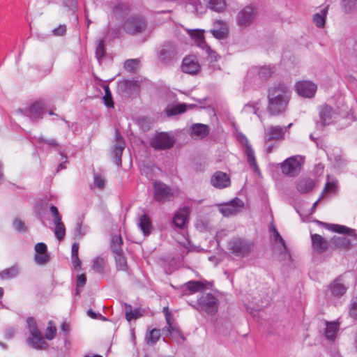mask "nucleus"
<instances>
[{
  "label": "nucleus",
  "instance_id": "obj_32",
  "mask_svg": "<svg viewBox=\"0 0 357 357\" xmlns=\"http://www.w3.org/2000/svg\"><path fill=\"white\" fill-rule=\"evenodd\" d=\"M126 319L130 321L142 316L141 308L136 307L132 310L130 304L124 303Z\"/></svg>",
  "mask_w": 357,
  "mask_h": 357
},
{
  "label": "nucleus",
  "instance_id": "obj_1",
  "mask_svg": "<svg viewBox=\"0 0 357 357\" xmlns=\"http://www.w3.org/2000/svg\"><path fill=\"white\" fill-rule=\"evenodd\" d=\"M291 91L289 87L283 83H278L268 90L267 112L271 116L285 114L291 99Z\"/></svg>",
  "mask_w": 357,
  "mask_h": 357
},
{
  "label": "nucleus",
  "instance_id": "obj_61",
  "mask_svg": "<svg viewBox=\"0 0 357 357\" xmlns=\"http://www.w3.org/2000/svg\"><path fill=\"white\" fill-rule=\"evenodd\" d=\"M206 51V53L208 56L210 57L211 61H217L219 56L218 55L217 52L214 50H213L210 46H207L205 49Z\"/></svg>",
  "mask_w": 357,
  "mask_h": 357
},
{
  "label": "nucleus",
  "instance_id": "obj_60",
  "mask_svg": "<svg viewBox=\"0 0 357 357\" xmlns=\"http://www.w3.org/2000/svg\"><path fill=\"white\" fill-rule=\"evenodd\" d=\"M86 282V277L84 274H79L77 276L76 286L77 289L82 288Z\"/></svg>",
  "mask_w": 357,
  "mask_h": 357
},
{
  "label": "nucleus",
  "instance_id": "obj_49",
  "mask_svg": "<svg viewBox=\"0 0 357 357\" xmlns=\"http://www.w3.org/2000/svg\"><path fill=\"white\" fill-rule=\"evenodd\" d=\"M55 225L54 234L56 237L61 241L66 234L65 226L61 220L59 222H54Z\"/></svg>",
  "mask_w": 357,
  "mask_h": 357
},
{
  "label": "nucleus",
  "instance_id": "obj_42",
  "mask_svg": "<svg viewBox=\"0 0 357 357\" xmlns=\"http://www.w3.org/2000/svg\"><path fill=\"white\" fill-rule=\"evenodd\" d=\"M167 326L162 328V333L166 335L180 336L181 331L176 326H173L171 323V319H167Z\"/></svg>",
  "mask_w": 357,
  "mask_h": 357
},
{
  "label": "nucleus",
  "instance_id": "obj_22",
  "mask_svg": "<svg viewBox=\"0 0 357 357\" xmlns=\"http://www.w3.org/2000/svg\"><path fill=\"white\" fill-rule=\"evenodd\" d=\"M318 223L323 225L324 228L333 232L342 234H347L349 236H354L356 230L349 228L344 225L337 224H330L318 221Z\"/></svg>",
  "mask_w": 357,
  "mask_h": 357
},
{
  "label": "nucleus",
  "instance_id": "obj_31",
  "mask_svg": "<svg viewBox=\"0 0 357 357\" xmlns=\"http://www.w3.org/2000/svg\"><path fill=\"white\" fill-rule=\"evenodd\" d=\"M27 343L33 349L37 350L46 348L47 347V344L42 337L40 331L38 335L31 336V337L29 338L27 340Z\"/></svg>",
  "mask_w": 357,
  "mask_h": 357
},
{
  "label": "nucleus",
  "instance_id": "obj_53",
  "mask_svg": "<svg viewBox=\"0 0 357 357\" xmlns=\"http://www.w3.org/2000/svg\"><path fill=\"white\" fill-rule=\"evenodd\" d=\"M13 226L14 229L19 232H26L28 230L25 223L17 218L13 220Z\"/></svg>",
  "mask_w": 357,
  "mask_h": 357
},
{
  "label": "nucleus",
  "instance_id": "obj_19",
  "mask_svg": "<svg viewBox=\"0 0 357 357\" xmlns=\"http://www.w3.org/2000/svg\"><path fill=\"white\" fill-rule=\"evenodd\" d=\"M143 213L139 215L137 218V226L142 231L144 236H147L151 234L153 230V225L151 218L145 208L142 209Z\"/></svg>",
  "mask_w": 357,
  "mask_h": 357
},
{
  "label": "nucleus",
  "instance_id": "obj_33",
  "mask_svg": "<svg viewBox=\"0 0 357 357\" xmlns=\"http://www.w3.org/2000/svg\"><path fill=\"white\" fill-rule=\"evenodd\" d=\"M123 239L121 234L113 235L111 238L110 248L113 254L122 253Z\"/></svg>",
  "mask_w": 357,
  "mask_h": 357
},
{
  "label": "nucleus",
  "instance_id": "obj_41",
  "mask_svg": "<svg viewBox=\"0 0 357 357\" xmlns=\"http://www.w3.org/2000/svg\"><path fill=\"white\" fill-rule=\"evenodd\" d=\"M207 3L208 6L212 10L218 13H221L225 10L226 8V3L225 0H204Z\"/></svg>",
  "mask_w": 357,
  "mask_h": 357
},
{
  "label": "nucleus",
  "instance_id": "obj_36",
  "mask_svg": "<svg viewBox=\"0 0 357 357\" xmlns=\"http://www.w3.org/2000/svg\"><path fill=\"white\" fill-rule=\"evenodd\" d=\"M130 8L128 3L119 2L113 8V13L116 16L123 17L130 13Z\"/></svg>",
  "mask_w": 357,
  "mask_h": 357
},
{
  "label": "nucleus",
  "instance_id": "obj_26",
  "mask_svg": "<svg viewBox=\"0 0 357 357\" xmlns=\"http://www.w3.org/2000/svg\"><path fill=\"white\" fill-rule=\"evenodd\" d=\"M190 135L192 137L203 139L209 133V127L202 123H194L190 128Z\"/></svg>",
  "mask_w": 357,
  "mask_h": 357
},
{
  "label": "nucleus",
  "instance_id": "obj_16",
  "mask_svg": "<svg viewBox=\"0 0 357 357\" xmlns=\"http://www.w3.org/2000/svg\"><path fill=\"white\" fill-rule=\"evenodd\" d=\"M256 10L251 6H247L240 10L237 15L236 20L239 26H247L255 18Z\"/></svg>",
  "mask_w": 357,
  "mask_h": 357
},
{
  "label": "nucleus",
  "instance_id": "obj_23",
  "mask_svg": "<svg viewBox=\"0 0 357 357\" xmlns=\"http://www.w3.org/2000/svg\"><path fill=\"white\" fill-rule=\"evenodd\" d=\"M284 132L282 127L280 126H271L265 132V143L271 140H280L284 139Z\"/></svg>",
  "mask_w": 357,
  "mask_h": 357
},
{
  "label": "nucleus",
  "instance_id": "obj_46",
  "mask_svg": "<svg viewBox=\"0 0 357 357\" xmlns=\"http://www.w3.org/2000/svg\"><path fill=\"white\" fill-rule=\"evenodd\" d=\"M102 87L105 91V96L103 97L104 104L107 108H113L114 102L109 87L107 84H104Z\"/></svg>",
  "mask_w": 357,
  "mask_h": 357
},
{
  "label": "nucleus",
  "instance_id": "obj_34",
  "mask_svg": "<svg viewBox=\"0 0 357 357\" xmlns=\"http://www.w3.org/2000/svg\"><path fill=\"white\" fill-rule=\"evenodd\" d=\"M339 326L335 322H327L324 335L328 340H334L336 337Z\"/></svg>",
  "mask_w": 357,
  "mask_h": 357
},
{
  "label": "nucleus",
  "instance_id": "obj_15",
  "mask_svg": "<svg viewBox=\"0 0 357 357\" xmlns=\"http://www.w3.org/2000/svg\"><path fill=\"white\" fill-rule=\"evenodd\" d=\"M295 89L300 96L310 98L315 95L317 85L310 81H300L296 82Z\"/></svg>",
  "mask_w": 357,
  "mask_h": 357
},
{
  "label": "nucleus",
  "instance_id": "obj_52",
  "mask_svg": "<svg viewBox=\"0 0 357 357\" xmlns=\"http://www.w3.org/2000/svg\"><path fill=\"white\" fill-rule=\"evenodd\" d=\"M56 333V328L53 325L52 321H50L48 323V326L46 328L45 331V338L47 340H52L54 338Z\"/></svg>",
  "mask_w": 357,
  "mask_h": 357
},
{
  "label": "nucleus",
  "instance_id": "obj_3",
  "mask_svg": "<svg viewBox=\"0 0 357 357\" xmlns=\"http://www.w3.org/2000/svg\"><path fill=\"white\" fill-rule=\"evenodd\" d=\"M147 28L146 19L140 15H132L123 23V30L129 35L136 36L142 33Z\"/></svg>",
  "mask_w": 357,
  "mask_h": 357
},
{
  "label": "nucleus",
  "instance_id": "obj_24",
  "mask_svg": "<svg viewBox=\"0 0 357 357\" xmlns=\"http://www.w3.org/2000/svg\"><path fill=\"white\" fill-rule=\"evenodd\" d=\"M314 185V181L310 177L298 178L296 182V190L301 194H306L311 192Z\"/></svg>",
  "mask_w": 357,
  "mask_h": 357
},
{
  "label": "nucleus",
  "instance_id": "obj_47",
  "mask_svg": "<svg viewBox=\"0 0 357 357\" xmlns=\"http://www.w3.org/2000/svg\"><path fill=\"white\" fill-rule=\"evenodd\" d=\"M26 325H27V328L30 331L31 336L38 335L40 331L38 328L36 321L33 317H27Z\"/></svg>",
  "mask_w": 357,
  "mask_h": 357
},
{
  "label": "nucleus",
  "instance_id": "obj_12",
  "mask_svg": "<svg viewBox=\"0 0 357 357\" xmlns=\"http://www.w3.org/2000/svg\"><path fill=\"white\" fill-rule=\"evenodd\" d=\"M116 142L114 145L112 149V155H113V160L114 164L118 167H121L122 166V154L123 150L126 146V142L121 135L119 131L116 130V135H115Z\"/></svg>",
  "mask_w": 357,
  "mask_h": 357
},
{
  "label": "nucleus",
  "instance_id": "obj_39",
  "mask_svg": "<svg viewBox=\"0 0 357 357\" xmlns=\"http://www.w3.org/2000/svg\"><path fill=\"white\" fill-rule=\"evenodd\" d=\"M36 141L38 144H41L39 148L40 149H45V145H47V146L48 147H52L55 149H58L59 147V142H57V140L54 138H51V139H45L43 136H39L37 139H36Z\"/></svg>",
  "mask_w": 357,
  "mask_h": 357
},
{
  "label": "nucleus",
  "instance_id": "obj_11",
  "mask_svg": "<svg viewBox=\"0 0 357 357\" xmlns=\"http://www.w3.org/2000/svg\"><path fill=\"white\" fill-rule=\"evenodd\" d=\"M335 115V111L331 105L325 104L320 106L319 109L320 121L317 122V128L325 127L331 124Z\"/></svg>",
  "mask_w": 357,
  "mask_h": 357
},
{
  "label": "nucleus",
  "instance_id": "obj_30",
  "mask_svg": "<svg viewBox=\"0 0 357 357\" xmlns=\"http://www.w3.org/2000/svg\"><path fill=\"white\" fill-rule=\"evenodd\" d=\"M329 6H326L322 8L319 13H317L313 15V22L318 28H324L326 23V19L328 14Z\"/></svg>",
  "mask_w": 357,
  "mask_h": 357
},
{
  "label": "nucleus",
  "instance_id": "obj_27",
  "mask_svg": "<svg viewBox=\"0 0 357 357\" xmlns=\"http://www.w3.org/2000/svg\"><path fill=\"white\" fill-rule=\"evenodd\" d=\"M212 285L213 283L211 282H202L197 280H190L185 284L186 288L190 294L204 291L205 289H208Z\"/></svg>",
  "mask_w": 357,
  "mask_h": 357
},
{
  "label": "nucleus",
  "instance_id": "obj_20",
  "mask_svg": "<svg viewBox=\"0 0 357 357\" xmlns=\"http://www.w3.org/2000/svg\"><path fill=\"white\" fill-rule=\"evenodd\" d=\"M214 28L210 30L212 36L218 40L226 39L229 36V26L226 22L217 20L213 23Z\"/></svg>",
  "mask_w": 357,
  "mask_h": 357
},
{
  "label": "nucleus",
  "instance_id": "obj_56",
  "mask_svg": "<svg viewBox=\"0 0 357 357\" xmlns=\"http://www.w3.org/2000/svg\"><path fill=\"white\" fill-rule=\"evenodd\" d=\"M63 4L66 7L68 8L69 10L72 11L73 15H75L77 10V0H64Z\"/></svg>",
  "mask_w": 357,
  "mask_h": 357
},
{
  "label": "nucleus",
  "instance_id": "obj_37",
  "mask_svg": "<svg viewBox=\"0 0 357 357\" xmlns=\"http://www.w3.org/2000/svg\"><path fill=\"white\" fill-rule=\"evenodd\" d=\"M191 37L194 40L196 45L202 50H204L208 46L205 40L203 30H197L193 31L191 33Z\"/></svg>",
  "mask_w": 357,
  "mask_h": 357
},
{
  "label": "nucleus",
  "instance_id": "obj_64",
  "mask_svg": "<svg viewBox=\"0 0 357 357\" xmlns=\"http://www.w3.org/2000/svg\"><path fill=\"white\" fill-rule=\"evenodd\" d=\"M82 222H79L77 223L76 227H75L74 229V236L75 237L83 235V233L82 231Z\"/></svg>",
  "mask_w": 357,
  "mask_h": 357
},
{
  "label": "nucleus",
  "instance_id": "obj_54",
  "mask_svg": "<svg viewBox=\"0 0 357 357\" xmlns=\"http://www.w3.org/2000/svg\"><path fill=\"white\" fill-rule=\"evenodd\" d=\"M93 183L96 188L102 189L105 185V180L100 174H95L93 176Z\"/></svg>",
  "mask_w": 357,
  "mask_h": 357
},
{
  "label": "nucleus",
  "instance_id": "obj_21",
  "mask_svg": "<svg viewBox=\"0 0 357 357\" xmlns=\"http://www.w3.org/2000/svg\"><path fill=\"white\" fill-rule=\"evenodd\" d=\"M190 211V207L188 206L179 208L173 218L174 225L179 229H183L188 222Z\"/></svg>",
  "mask_w": 357,
  "mask_h": 357
},
{
  "label": "nucleus",
  "instance_id": "obj_59",
  "mask_svg": "<svg viewBox=\"0 0 357 357\" xmlns=\"http://www.w3.org/2000/svg\"><path fill=\"white\" fill-rule=\"evenodd\" d=\"M50 211L54 216V222H59L62 218L59 213L58 208L55 206L51 205L50 207Z\"/></svg>",
  "mask_w": 357,
  "mask_h": 357
},
{
  "label": "nucleus",
  "instance_id": "obj_55",
  "mask_svg": "<svg viewBox=\"0 0 357 357\" xmlns=\"http://www.w3.org/2000/svg\"><path fill=\"white\" fill-rule=\"evenodd\" d=\"M349 314L354 319L357 320V297L351 300L349 307Z\"/></svg>",
  "mask_w": 357,
  "mask_h": 357
},
{
  "label": "nucleus",
  "instance_id": "obj_58",
  "mask_svg": "<svg viewBox=\"0 0 357 357\" xmlns=\"http://www.w3.org/2000/svg\"><path fill=\"white\" fill-rule=\"evenodd\" d=\"M121 86L126 90H131L132 88L137 86V83L134 80L125 79L122 82Z\"/></svg>",
  "mask_w": 357,
  "mask_h": 357
},
{
  "label": "nucleus",
  "instance_id": "obj_13",
  "mask_svg": "<svg viewBox=\"0 0 357 357\" xmlns=\"http://www.w3.org/2000/svg\"><path fill=\"white\" fill-rule=\"evenodd\" d=\"M301 163L297 156L287 158L281 163L282 172L287 176H295L300 172Z\"/></svg>",
  "mask_w": 357,
  "mask_h": 357
},
{
  "label": "nucleus",
  "instance_id": "obj_43",
  "mask_svg": "<svg viewBox=\"0 0 357 357\" xmlns=\"http://www.w3.org/2000/svg\"><path fill=\"white\" fill-rule=\"evenodd\" d=\"M116 269L118 271H126L128 269V264L126 258L124 256L123 252L122 253H117L114 255Z\"/></svg>",
  "mask_w": 357,
  "mask_h": 357
},
{
  "label": "nucleus",
  "instance_id": "obj_18",
  "mask_svg": "<svg viewBox=\"0 0 357 357\" xmlns=\"http://www.w3.org/2000/svg\"><path fill=\"white\" fill-rule=\"evenodd\" d=\"M34 250L36 253L33 259L37 264H45L50 261V257L47 253V246L45 243L40 242L36 243Z\"/></svg>",
  "mask_w": 357,
  "mask_h": 357
},
{
  "label": "nucleus",
  "instance_id": "obj_50",
  "mask_svg": "<svg viewBox=\"0 0 357 357\" xmlns=\"http://www.w3.org/2000/svg\"><path fill=\"white\" fill-rule=\"evenodd\" d=\"M357 5V0H342V6L345 13L353 11Z\"/></svg>",
  "mask_w": 357,
  "mask_h": 357
},
{
  "label": "nucleus",
  "instance_id": "obj_48",
  "mask_svg": "<svg viewBox=\"0 0 357 357\" xmlns=\"http://www.w3.org/2000/svg\"><path fill=\"white\" fill-rule=\"evenodd\" d=\"M331 242L337 247L339 248H349L350 245V241L344 237L334 236L331 239Z\"/></svg>",
  "mask_w": 357,
  "mask_h": 357
},
{
  "label": "nucleus",
  "instance_id": "obj_8",
  "mask_svg": "<svg viewBox=\"0 0 357 357\" xmlns=\"http://www.w3.org/2000/svg\"><path fill=\"white\" fill-rule=\"evenodd\" d=\"M175 140L173 137L167 132H159L156 134L150 141V146L155 150H166L172 148Z\"/></svg>",
  "mask_w": 357,
  "mask_h": 357
},
{
  "label": "nucleus",
  "instance_id": "obj_38",
  "mask_svg": "<svg viewBox=\"0 0 357 357\" xmlns=\"http://www.w3.org/2000/svg\"><path fill=\"white\" fill-rule=\"evenodd\" d=\"M19 273V267L17 265H13L8 268H6L0 272V279L10 280L15 278Z\"/></svg>",
  "mask_w": 357,
  "mask_h": 357
},
{
  "label": "nucleus",
  "instance_id": "obj_57",
  "mask_svg": "<svg viewBox=\"0 0 357 357\" xmlns=\"http://www.w3.org/2000/svg\"><path fill=\"white\" fill-rule=\"evenodd\" d=\"M149 338L151 343L154 344L157 342L160 338V331L156 328L152 329L149 332Z\"/></svg>",
  "mask_w": 357,
  "mask_h": 357
},
{
  "label": "nucleus",
  "instance_id": "obj_6",
  "mask_svg": "<svg viewBox=\"0 0 357 357\" xmlns=\"http://www.w3.org/2000/svg\"><path fill=\"white\" fill-rule=\"evenodd\" d=\"M236 139L245 147L244 154L246 156L248 163L256 174H259L260 169L257 165L255 151L247 137L243 133L239 132L236 136Z\"/></svg>",
  "mask_w": 357,
  "mask_h": 357
},
{
  "label": "nucleus",
  "instance_id": "obj_17",
  "mask_svg": "<svg viewBox=\"0 0 357 357\" xmlns=\"http://www.w3.org/2000/svg\"><path fill=\"white\" fill-rule=\"evenodd\" d=\"M211 185L217 189H224L231 185L229 174L222 171H216L211 177Z\"/></svg>",
  "mask_w": 357,
  "mask_h": 357
},
{
  "label": "nucleus",
  "instance_id": "obj_7",
  "mask_svg": "<svg viewBox=\"0 0 357 357\" xmlns=\"http://www.w3.org/2000/svg\"><path fill=\"white\" fill-rule=\"evenodd\" d=\"M45 109V104L41 100H37L31 102L26 108L18 109L17 112L35 123L43 118Z\"/></svg>",
  "mask_w": 357,
  "mask_h": 357
},
{
  "label": "nucleus",
  "instance_id": "obj_4",
  "mask_svg": "<svg viewBox=\"0 0 357 357\" xmlns=\"http://www.w3.org/2000/svg\"><path fill=\"white\" fill-rule=\"evenodd\" d=\"M254 243L241 237L231 238L229 243V250L234 255L243 258L248 256L254 248Z\"/></svg>",
  "mask_w": 357,
  "mask_h": 357
},
{
  "label": "nucleus",
  "instance_id": "obj_29",
  "mask_svg": "<svg viewBox=\"0 0 357 357\" xmlns=\"http://www.w3.org/2000/svg\"><path fill=\"white\" fill-rule=\"evenodd\" d=\"M312 245L318 252H324L328 248V243L324 238L319 234L311 235Z\"/></svg>",
  "mask_w": 357,
  "mask_h": 357
},
{
  "label": "nucleus",
  "instance_id": "obj_28",
  "mask_svg": "<svg viewBox=\"0 0 357 357\" xmlns=\"http://www.w3.org/2000/svg\"><path fill=\"white\" fill-rule=\"evenodd\" d=\"M270 231L273 233V240L275 242H279L282 247V250H281L280 253L282 255H288L289 258L291 259V254L288 250L287 245L284 241V240L282 238L280 233L278 232L276 227L274 225L273 223H271V227H270Z\"/></svg>",
  "mask_w": 357,
  "mask_h": 357
},
{
  "label": "nucleus",
  "instance_id": "obj_10",
  "mask_svg": "<svg viewBox=\"0 0 357 357\" xmlns=\"http://www.w3.org/2000/svg\"><path fill=\"white\" fill-rule=\"evenodd\" d=\"M178 52L176 45L172 42L165 43L161 47L158 58L164 64H169L177 59Z\"/></svg>",
  "mask_w": 357,
  "mask_h": 357
},
{
  "label": "nucleus",
  "instance_id": "obj_9",
  "mask_svg": "<svg viewBox=\"0 0 357 357\" xmlns=\"http://www.w3.org/2000/svg\"><path fill=\"white\" fill-rule=\"evenodd\" d=\"M342 276H338L328 284V290L326 293V296L328 299L340 298L346 294L347 288L342 282Z\"/></svg>",
  "mask_w": 357,
  "mask_h": 357
},
{
  "label": "nucleus",
  "instance_id": "obj_14",
  "mask_svg": "<svg viewBox=\"0 0 357 357\" xmlns=\"http://www.w3.org/2000/svg\"><path fill=\"white\" fill-rule=\"evenodd\" d=\"M244 206L243 202L238 199L235 198L231 200L230 202H228L224 205H222L220 208V212L225 217H229L232 215H236L238 213H239Z\"/></svg>",
  "mask_w": 357,
  "mask_h": 357
},
{
  "label": "nucleus",
  "instance_id": "obj_5",
  "mask_svg": "<svg viewBox=\"0 0 357 357\" xmlns=\"http://www.w3.org/2000/svg\"><path fill=\"white\" fill-rule=\"evenodd\" d=\"M153 199L160 204L170 202L175 196L174 190L160 181L153 182Z\"/></svg>",
  "mask_w": 357,
  "mask_h": 357
},
{
  "label": "nucleus",
  "instance_id": "obj_51",
  "mask_svg": "<svg viewBox=\"0 0 357 357\" xmlns=\"http://www.w3.org/2000/svg\"><path fill=\"white\" fill-rule=\"evenodd\" d=\"M138 65V59H128L125 61L124 68L128 72L132 73L137 70Z\"/></svg>",
  "mask_w": 357,
  "mask_h": 357
},
{
  "label": "nucleus",
  "instance_id": "obj_62",
  "mask_svg": "<svg viewBox=\"0 0 357 357\" xmlns=\"http://www.w3.org/2000/svg\"><path fill=\"white\" fill-rule=\"evenodd\" d=\"M55 36H63L66 32V26L64 24L59 25L52 31Z\"/></svg>",
  "mask_w": 357,
  "mask_h": 357
},
{
  "label": "nucleus",
  "instance_id": "obj_25",
  "mask_svg": "<svg viewBox=\"0 0 357 357\" xmlns=\"http://www.w3.org/2000/svg\"><path fill=\"white\" fill-rule=\"evenodd\" d=\"M199 65L195 59L192 56H187L183 59L181 70L188 74H195L199 70Z\"/></svg>",
  "mask_w": 357,
  "mask_h": 357
},
{
  "label": "nucleus",
  "instance_id": "obj_63",
  "mask_svg": "<svg viewBox=\"0 0 357 357\" xmlns=\"http://www.w3.org/2000/svg\"><path fill=\"white\" fill-rule=\"evenodd\" d=\"M71 260H72V264H73V266L74 267V268L77 271H79L80 270L81 268V261L77 256H73V257H71Z\"/></svg>",
  "mask_w": 357,
  "mask_h": 357
},
{
  "label": "nucleus",
  "instance_id": "obj_40",
  "mask_svg": "<svg viewBox=\"0 0 357 357\" xmlns=\"http://www.w3.org/2000/svg\"><path fill=\"white\" fill-rule=\"evenodd\" d=\"M106 262L103 257H97L93 260L92 269L97 273L103 275L105 273Z\"/></svg>",
  "mask_w": 357,
  "mask_h": 357
},
{
  "label": "nucleus",
  "instance_id": "obj_35",
  "mask_svg": "<svg viewBox=\"0 0 357 357\" xmlns=\"http://www.w3.org/2000/svg\"><path fill=\"white\" fill-rule=\"evenodd\" d=\"M187 110L186 105L184 103L177 104L173 106H169L165 109L167 116H176L185 112Z\"/></svg>",
  "mask_w": 357,
  "mask_h": 357
},
{
  "label": "nucleus",
  "instance_id": "obj_44",
  "mask_svg": "<svg viewBox=\"0 0 357 357\" xmlns=\"http://www.w3.org/2000/svg\"><path fill=\"white\" fill-rule=\"evenodd\" d=\"M275 67L273 66H264L258 68V75L263 80L268 79L274 72Z\"/></svg>",
  "mask_w": 357,
  "mask_h": 357
},
{
  "label": "nucleus",
  "instance_id": "obj_2",
  "mask_svg": "<svg viewBox=\"0 0 357 357\" xmlns=\"http://www.w3.org/2000/svg\"><path fill=\"white\" fill-rule=\"evenodd\" d=\"M189 304L199 312H204L209 315L215 314L219 307L218 299L211 293L202 294L195 303Z\"/></svg>",
  "mask_w": 357,
  "mask_h": 357
},
{
  "label": "nucleus",
  "instance_id": "obj_45",
  "mask_svg": "<svg viewBox=\"0 0 357 357\" xmlns=\"http://www.w3.org/2000/svg\"><path fill=\"white\" fill-rule=\"evenodd\" d=\"M105 40L103 39L99 40L95 50L96 58L99 62H101L105 57Z\"/></svg>",
  "mask_w": 357,
  "mask_h": 357
}]
</instances>
